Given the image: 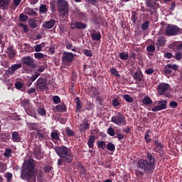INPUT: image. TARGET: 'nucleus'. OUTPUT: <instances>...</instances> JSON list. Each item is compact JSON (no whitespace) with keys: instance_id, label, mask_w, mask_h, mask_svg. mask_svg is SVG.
I'll use <instances>...</instances> for the list:
<instances>
[{"instance_id":"obj_1","label":"nucleus","mask_w":182,"mask_h":182,"mask_svg":"<svg viewBox=\"0 0 182 182\" xmlns=\"http://www.w3.org/2000/svg\"><path fill=\"white\" fill-rule=\"evenodd\" d=\"M54 150L55 154L60 157V159H58V166H63V163H67L68 164L73 163L74 155L72 149L63 145L61 146H55Z\"/></svg>"},{"instance_id":"obj_2","label":"nucleus","mask_w":182,"mask_h":182,"mask_svg":"<svg viewBox=\"0 0 182 182\" xmlns=\"http://www.w3.org/2000/svg\"><path fill=\"white\" fill-rule=\"evenodd\" d=\"M35 166L36 164L34 159H28L27 162H25L23 164L20 178L23 180H26L28 182H36V178H34Z\"/></svg>"},{"instance_id":"obj_3","label":"nucleus","mask_w":182,"mask_h":182,"mask_svg":"<svg viewBox=\"0 0 182 182\" xmlns=\"http://www.w3.org/2000/svg\"><path fill=\"white\" fill-rule=\"evenodd\" d=\"M137 169L148 175H152L156 169V165L149 163L147 159H141L137 162Z\"/></svg>"},{"instance_id":"obj_4","label":"nucleus","mask_w":182,"mask_h":182,"mask_svg":"<svg viewBox=\"0 0 182 182\" xmlns=\"http://www.w3.org/2000/svg\"><path fill=\"white\" fill-rule=\"evenodd\" d=\"M58 12L60 18L66 19L69 16V4L66 0H57Z\"/></svg>"},{"instance_id":"obj_5","label":"nucleus","mask_w":182,"mask_h":182,"mask_svg":"<svg viewBox=\"0 0 182 182\" xmlns=\"http://www.w3.org/2000/svg\"><path fill=\"white\" fill-rule=\"evenodd\" d=\"M170 89H171V87L168 83L161 82L158 85L156 90L159 96L170 97Z\"/></svg>"},{"instance_id":"obj_6","label":"nucleus","mask_w":182,"mask_h":182,"mask_svg":"<svg viewBox=\"0 0 182 182\" xmlns=\"http://www.w3.org/2000/svg\"><path fill=\"white\" fill-rule=\"evenodd\" d=\"M182 28L173 24H168L165 29L166 36H177V35H181Z\"/></svg>"},{"instance_id":"obj_7","label":"nucleus","mask_w":182,"mask_h":182,"mask_svg":"<svg viewBox=\"0 0 182 182\" xmlns=\"http://www.w3.org/2000/svg\"><path fill=\"white\" fill-rule=\"evenodd\" d=\"M48 80L44 77H39L38 80L35 82V86L36 87V90L40 92V90H46L48 89Z\"/></svg>"},{"instance_id":"obj_8","label":"nucleus","mask_w":182,"mask_h":182,"mask_svg":"<svg viewBox=\"0 0 182 182\" xmlns=\"http://www.w3.org/2000/svg\"><path fill=\"white\" fill-rule=\"evenodd\" d=\"M74 59L75 54H73V53L63 52L62 56V63L63 65H65V66H69L70 63H72Z\"/></svg>"},{"instance_id":"obj_9","label":"nucleus","mask_w":182,"mask_h":182,"mask_svg":"<svg viewBox=\"0 0 182 182\" xmlns=\"http://www.w3.org/2000/svg\"><path fill=\"white\" fill-rule=\"evenodd\" d=\"M23 63L30 69H36L38 65L35 63V60L31 56H26L22 58Z\"/></svg>"},{"instance_id":"obj_10","label":"nucleus","mask_w":182,"mask_h":182,"mask_svg":"<svg viewBox=\"0 0 182 182\" xmlns=\"http://www.w3.org/2000/svg\"><path fill=\"white\" fill-rule=\"evenodd\" d=\"M112 122L118 126H125L127 124V121L124 119V117L122 115H119L117 117H112Z\"/></svg>"},{"instance_id":"obj_11","label":"nucleus","mask_w":182,"mask_h":182,"mask_svg":"<svg viewBox=\"0 0 182 182\" xmlns=\"http://www.w3.org/2000/svg\"><path fill=\"white\" fill-rule=\"evenodd\" d=\"M21 68H22V64H14L7 69V70L6 71V75L7 76H11V75H14V73H15V72H16L18 69H21Z\"/></svg>"},{"instance_id":"obj_12","label":"nucleus","mask_w":182,"mask_h":182,"mask_svg":"<svg viewBox=\"0 0 182 182\" xmlns=\"http://www.w3.org/2000/svg\"><path fill=\"white\" fill-rule=\"evenodd\" d=\"M90 127V122L89 119H85L82 124L79 125V130L81 133H85L86 130H89Z\"/></svg>"},{"instance_id":"obj_13","label":"nucleus","mask_w":182,"mask_h":182,"mask_svg":"<svg viewBox=\"0 0 182 182\" xmlns=\"http://www.w3.org/2000/svg\"><path fill=\"white\" fill-rule=\"evenodd\" d=\"M178 70V65L177 64H167L164 69V72L166 75H170L173 72V70Z\"/></svg>"},{"instance_id":"obj_14","label":"nucleus","mask_w":182,"mask_h":182,"mask_svg":"<svg viewBox=\"0 0 182 182\" xmlns=\"http://www.w3.org/2000/svg\"><path fill=\"white\" fill-rule=\"evenodd\" d=\"M39 76H41V73L35 72L34 75L30 77L27 80V82L26 83V86L28 87H31V86H32V84L35 82V80H36L37 78L39 77Z\"/></svg>"},{"instance_id":"obj_15","label":"nucleus","mask_w":182,"mask_h":182,"mask_svg":"<svg viewBox=\"0 0 182 182\" xmlns=\"http://www.w3.org/2000/svg\"><path fill=\"white\" fill-rule=\"evenodd\" d=\"M55 23H56V21L51 19L48 21L43 22L42 28H43V29H52L53 26H55Z\"/></svg>"},{"instance_id":"obj_16","label":"nucleus","mask_w":182,"mask_h":182,"mask_svg":"<svg viewBox=\"0 0 182 182\" xmlns=\"http://www.w3.org/2000/svg\"><path fill=\"white\" fill-rule=\"evenodd\" d=\"M132 77L136 82H144V77L143 75V73L141 72H135L132 74Z\"/></svg>"},{"instance_id":"obj_17","label":"nucleus","mask_w":182,"mask_h":182,"mask_svg":"<svg viewBox=\"0 0 182 182\" xmlns=\"http://www.w3.org/2000/svg\"><path fill=\"white\" fill-rule=\"evenodd\" d=\"M86 28H87V25L80 21L73 23L72 26V29H86Z\"/></svg>"},{"instance_id":"obj_18","label":"nucleus","mask_w":182,"mask_h":182,"mask_svg":"<svg viewBox=\"0 0 182 182\" xmlns=\"http://www.w3.org/2000/svg\"><path fill=\"white\" fill-rule=\"evenodd\" d=\"M96 140V136L95 135H90L87 141V146L89 149L95 148V143Z\"/></svg>"},{"instance_id":"obj_19","label":"nucleus","mask_w":182,"mask_h":182,"mask_svg":"<svg viewBox=\"0 0 182 182\" xmlns=\"http://www.w3.org/2000/svg\"><path fill=\"white\" fill-rule=\"evenodd\" d=\"M11 139H13V141L16 143L21 142V137L17 131L11 132Z\"/></svg>"},{"instance_id":"obj_20","label":"nucleus","mask_w":182,"mask_h":182,"mask_svg":"<svg viewBox=\"0 0 182 182\" xmlns=\"http://www.w3.org/2000/svg\"><path fill=\"white\" fill-rule=\"evenodd\" d=\"M154 146H155L154 148V150L155 152L161 151L163 149L164 145L161 144V142H159V140L155 139L154 141Z\"/></svg>"},{"instance_id":"obj_21","label":"nucleus","mask_w":182,"mask_h":182,"mask_svg":"<svg viewBox=\"0 0 182 182\" xmlns=\"http://www.w3.org/2000/svg\"><path fill=\"white\" fill-rule=\"evenodd\" d=\"M33 154L35 155V159L38 160L41 159V147L39 145L35 146V148H33Z\"/></svg>"},{"instance_id":"obj_22","label":"nucleus","mask_w":182,"mask_h":182,"mask_svg":"<svg viewBox=\"0 0 182 182\" xmlns=\"http://www.w3.org/2000/svg\"><path fill=\"white\" fill-rule=\"evenodd\" d=\"M53 169V168L48 164H46L44 168H43V171L45 173H48V176L50 178L53 177V171H52V170Z\"/></svg>"},{"instance_id":"obj_23","label":"nucleus","mask_w":182,"mask_h":182,"mask_svg":"<svg viewBox=\"0 0 182 182\" xmlns=\"http://www.w3.org/2000/svg\"><path fill=\"white\" fill-rule=\"evenodd\" d=\"M146 161H148V163L156 165L155 157L152 156L151 152H146Z\"/></svg>"},{"instance_id":"obj_24","label":"nucleus","mask_w":182,"mask_h":182,"mask_svg":"<svg viewBox=\"0 0 182 182\" xmlns=\"http://www.w3.org/2000/svg\"><path fill=\"white\" fill-rule=\"evenodd\" d=\"M24 12L26 15H29V16H38V13L29 7L26 8Z\"/></svg>"},{"instance_id":"obj_25","label":"nucleus","mask_w":182,"mask_h":182,"mask_svg":"<svg viewBox=\"0 0 182 182\" xmlns=\"http://www.w3.org/2000/svg\"><path fill=\"white\" fill-rule=\"evenodd\" d=\"M151 133V129L146 130V134L144 135V140L146 144H150L152 140L151 135H150Z\"/></svg>"},{"instance_id":"obj_26","label":"nucleus","mask_w":182,"mask_h":182,"mask_svg":"<svg viewBox=\"0 0 182 182\" xmlns=\"http://www.w3.org/2000/svg\"><path fill=\"white\" fill-rule=\"evenodd\" d=\"M92 21L95 25H99L102 22V18L97 14H94L92 15Z\"/></svg>"},{"instance_id":"obj_27","label":"nucleus","mask_w":182,"mask_h":182,"mask_svg":"<svg viewBox=\"0 0 182 182\" xmlns=\"http://www.w3.org/2000/svg\"><path fill=\"white\" fill-rule=\"evenodd\" d=\"M156 45L157 46H164L166 45V38L164 36H159Z\"/></svg>"},{"instance_id":"obj_28","label":"nucleus","mask_w":182,"mask_h":182,"mask_svg":"<svg viewBox=\"0 0 182 182\" xmlns=\"http://www.w3.org/2000/svg\"><path fill=\"white\" fill-rule=\"evenodd\" d=\"M75 106L77 112H80V110H82V102L80 101V98L79 97L75 98Z\"/></svg>"},{"instance_id":"obj_29","label":"nucleus","mask_w":182,"mask_h":182,"mask_svg":"<svg viewBox=\"0 0 182 182\" xmlns=\"http://www.w3.org/2000/svg\"><path fill=\"white\" fill-rule=\"evenodd\" d=\"M0 6L1 9H8L9 6V0H1Z\"/></svg>"},{"instance_id":"obj_30","label":"nucleus","mask_w":182,"mask_h":182,"mask_svg":"<svg viewBox=\"0 0 182 182\" xmlns=\"http://www.w3.org/2000/svg\"><path fill=\"white\" fill-rule=\"evenodd\" d=\"M55 110V112H66V105L65 104L56 105Z\"/></svg>"},{"instance_id":"obj_31","label":"nucleus","mask_w":182,"mask_h":182,"mask_svg":"<svg viewBox=\"0 0 182 182\" xmlns=\"http://www.w3.org/2000/svg\"><path fill=\"white\" fill-rule=\"evenodd\" d=\"M158 105L161 110L167 109V100H161L160 101H158Z\"/></svg>"},{"instance_id":"obj_32","label":"nucleus","mask_w":182,"mask_h":182,"mask_svg":"<svg viewBox=\"0 0 182 182\" xmlns=\"http://www.w3.org/2000/svg\"><path fill=\"white\" fill-rule=\"evenodd\" d=\"M181 41H175L169 45V49L173 50H178V46H180Z\"/></svg>"},{"instance_id":"obj_33","label":"nucleus","mask_w":182,"mask_h":182,"mask_svg":"<svg viewBox=\"0 0 182 182\" xmlns=\"http://www.w3.org/2000/svg\"><path fill=\"white\" fill-rule=\"evenodd\" d=\"M50 137H52L53 141H55V140L60 141V136L58 134L57 131L52 132L50 133Z\"/></svg>"},{"instance_id":"obj_34","label":"nucleus","mask_w":182,"mask_h":182,"mask_svg":"<svg viewBox=\"0 0 182 182\" xmlns=\"http://www.w3.org/2000/svg\"><path fill=\"white\" fill-rule=\"evenodd\" d=\"M91 38L92 41H100L102 39V33L100 32H97V33L91 34Z\"/></svg>"},{"instance_id":"obj_35","label":"nucleus","mask_w":182,"mask_h":182,"mask_svg":"<svg viewBox=\"0 0 182 182\" xmlns=\"http://www.w3.org/2000/svg\"><path fill=\"white\" fill-rule=\"evenodd\" d=\"M119 58L122 60H127L129 59V53L122 51L119 53Z\"/></svg>"},{"instance_id":"obj_36","label":"nucleus","mask_w":182,"mask_h":182,"mask_svg":"<svg viewBox=\"0 0 182 182\" xmlns=\"http://www.w3.org/2000/svg\"><path fill=\"white\" fill-rule=\"evenodd\" d=\"M38 124H36V123H30V124H28V130H31V131H36L38 129Z\"/></svg>"},{"instance_id":"obj_37","label":"nucleus","mask_w":182,"mask_h":182,"mask_svg":"<svg viewBox=\"0 0 182 182\" xmlns=\"http://www.w3.org/2000/svg\"><path fill=\"white\" fill-rule=\"evenodd\" d=\"M28 24L32 29H36V28H38V23H36V21L35 19L29 20Z\"/></svg>"},{"instance_id":"obj_38","label":"nucleus","mask_w":182,"mask_h":182,"mask_svg":"<svg viewBox=\"0 0 182 182\" xmlns=\"http://www.w3.org/2000/svg\"><path fill=\"white\" fill-rule=\"evenodd\" d=\"M97 148H101L102 150H105L106 148V144L104 141H97Z\"/></svg>"},{"instance_id":"obj_39","label":"nucleus","mask_w":182,"mask_h":182,"mask_svg":"<svg viewBox=\"0 0 182 182\" xmlns=\"http://www.w3.org/2000/svg\"><path fill=\"white\" fill-rule=\"evenodd\" d=\"M106 148L109 151H114L116 149V146L112 142H109L108 144H107Z\"/></svg>"},{"instance_id":"obj_40","label":"nucleus","mask_w":182,"mask_h":182,"mask_svg":"<svg viewBox=\"0 0 182 182\" xmlns=\"http://www.w3.org/2000/svg\"><path fill=\"white\" fill-rule=\"evenodd\" d=\"M142 103L144 105H151V103H153V100H151V98H150V97H145L142 100Z\"/></svg>"},{"instance_id":"obj_41","label":"nucleus","mask_w":182,"mask_h":182,"mask_svg":"<svg viewBox=\"0 0 182 182\" xmlns=\"http://www.w3.org/2000/svg\"><path fill=\"white\" fill-rule=\"evenodd\" d=\"M149 26H150V21H146L144 23L141 24V30L147 31V29H149Z\"/></svg>"},{"instance_id":"obj_42","label":"nucleus","mask_w":182,"mask_h":182,"mask_svg":"<svg viewBox=\"0 0 182 182\" xmlns=\"http://www.w3.org/2000/svg\"><path fill=\"white\" fill-rule=\"evenodd\" d=\"M112 105L114 107H120V102L119 101V98H114L112 100Z\"/></svg>"},{"instance_id":"obj_43","label":"nucleus","mask_w":182,"mask_h":182,"mask_svg":"<svg viewBox=\"0 0 182 182\" xmlns=\"http://www.w3.org/2000/svg\"><path fill=\"white\" fill-rule=\"evenodd\" d=\"M146 5L148 8H154L156 3L154 2V0H146Z\"/></svg>"},{"instance_id":"obj_44","label":"nucleus","mask_w":182,"mask_h":182,"mask_svg":"<svg viewBox=\"0 0 182 182\" xmlns=\"http://www.w3.org/2000/svg\"><path fill=\"white\" fill-rule=\"evenodd\" d=\"M39 12L40 14H46V12H48V8H46V5L42 4L40 6Z\"/></svg>"},{"instance_id":"obj_45","label":"nucleus","mask_w":182,"mask_h":182,"mask_svg":"<svg viewBox=\"0 0 182 182\" xmlns=\"http://www.w3.org/2000/svg\"><path fill=\"white\" fill-rule=\"evenodd\" d=\"M12 154V150L10 149H7L5 150V152L3 154V155H4V156L6 159H9L11 157V155Z\"/></svg>"},{"instance_id":"obj_46","label":"nucleus","mask_w":182,"mask_h":182,"mask_svg":"<svg viewBox=\"0 0 182 182\" xmlns=\"http://www.w3.org/2000/svg\"><path fill=\"white\" fill-rule=\"evenodd\" d=\"M55 1H50V8L51 12H56V4H55Z\"/></svg>"},{"instance_id":"obj_47","label":"nucleus","mask_w":182,"mask_h":182,"mask_svg":"<svg viewBox=\"0 0 182 182\" xmlns=\"http://www.w3.org/2000/svg\"><path fill=\"white\" fill-rule=\"evenodd\" d=\"M124 99L128 103H132L133 102V97H132L129 94H126L124 95Z\"/></svg>"},{"instance_id":"obj_48","label":"nucleus","mask_w":182,"mask_h":182,"mask_svg":"<svg viewBox=\"0 0 182 182\" xmlns=\"http://www.w3.org/2000/svg\"><path fill=\"white\" fill-rule=\"evenodd\" d=\"M65 132L67 133V136L68 137H72L74 136V131L70 129L69 127L66 128Z\"/></svg>"},{"instance_id":"obj_49","label":"nucleus","mask_w":182,"mask_h":182,"mask_svg":"<svg viewBox=\"0 0 182 182\" xmlns=\"http://www.w3.org/2000/svg\"><path fill=\"white\" fill-rule=\"evenodd\" d=\"M19 18L21 22H26V20L29 19V17L26 15H24L23 14H21L19 15Z\"/></svg>"},{"instance_id":"obj_50","label":"nucleus","mask_w":182,"mask_h":182,"mask_svg":"<svg viewBox=\"0 0 182 182\" xmlns=\"http://www.w3.org/2000/svg\"><path fill=\"white\" fill-rule=\"evenodd\" d=\"M37 136L39 140L43 141L45 137L44 132H41V131H37Z\"/></svg>"},{"instance_id":"obj_51","label":"nucleus","mask_w":182,"mask_h":182,"mask_svg":"<svg viewBox=\"0 0 182 182\" xmlns=\"http://www.w3.org/2000/svg\"><path fill=\"white\" fill-rule=\"evenodd\" d=\"M91 92L92 93V96H99L100 95V92H99V90L96 89V87H92Z\"/></svg>"},{"instance_id":"obj_52","label":"nucleus","mask_w":182,"mask_h":182,"mask_svg":"<svg viewBox=\"0 0 182 182\" xmlns=\"http://www.w3.org/2000/svg\"><path fill=\"white\" fill-rule=\"evenodd\" d=\"M53 103H55V105H58V104L60 103V97L58 95H55L53 97Z\"/></svg>"},{"instance_id":"obj_53","label":"nucleus","mask_w":182,"mask_h":182,"mask_svg":"<svg viewBox=\"0 0 182 182\" xmlns=\"http://www.w3.org/2000/svg\"><path fill=\"white\" fill-rule=\"evenodd\" d=\"M34 57L36 59H43V58H45V55L42 53H34Z\"/></svg>"},{"instance_id":"obj_54","label":"nucleus","mask_w":182,"mask_h":182,"mask_svg":"<svg viewBox=\"0 0 182 182\" xmlns=\"http://www.w3.org/2000/svg\"><path fill=\"white\" fill-rule=\"evenodd\" d=\"M5 177L6 178V182H11L13 178V174L11 173H7L5 174Z\"/></svg>"},{"instance_id":"obj_55","label":"nucleus","mask_w":182,"mask_h":182,"mask_svg":"<svg viewBox=\"0 0 182 182\" xmlns=\"http://www.w3.org/2000/svg\"><path fill=\"white\" fill-rule=\"evenodd\" d=\"M135 173H136V177H139V178H142L144 175V172L139 169L137 171H135Z\"/></svg>"},{"instance_id":"obj_56","label":"nucleus","mask_w":182,"mask_h":182,"mask_svg":"<svg viewBox=\"0 0 182 182\" xmlns=\"http://www.w3.org/2000/svg\"><path fill=\"white\" fill-rule=\"evenodd\" d=\"M146 50L147 52H149V53H151L153 52H154V50H156V46H153V45H151L149 46H148L146 48Z\"/></svg>"},{"instance_id":"obj_57","label":"nucleus","mask_w":182,"mask_h":182,"mask_svg":"<svg viewBox=\"0 0 182 182\" xmlns=\"http://www.w3.org/2000/svg\"><path fill=\"white\" fill-rule=\"evenodd\" d=\"M37 112L38 114H46V110L43 107H38Z\"/></svg>"},{"instance_id":"obj_58","label":"nucleus","mask_w":182,"mask_h":182,"mask_svg":"<svg viewBox=\"0 0 182 182\" xmlns=\"http://www.w3.org/2000/svg\"><path fill=\"white\" fill-rule=\"evenodd\" d=\"M174 58L176 60H181L182 53L181 52L176 53Z\"/></svg>"},{"instance_id":"obj_59","label":"nucleus","mask_w":182,"mask_h":182,"mask_svg":"<svg viewBox=\"0 0 182 182\" xmlns=\"http://www.w3.org/2000/svg\"><path fill=\"white\" fill-rule=\"evenodd\" d=\"M21 103L23 107H26L28 106V105H29V100L24 99L21 101Z\"/></svg>"},{"instance_id":"obj_60","label":"nucleus","mask_w":182,"mask_h":182,"mask_svg":"<svg viewBox=\"0 0 182 182\" xmlns=\"http://www.w3.org/2000/svg\"><path fill=\"white\" fill-rule=\"evenodd\" d=\"M84 53L86 56H88V58H92V56H93V54L92 53V50L85 49L84 50Z\"/></svg>"},{"instance_id":"obj_61","label":"nucleus","mask_w":182,"mask_h":182,"mask_svg":"<svg viewBox=\"0 0 182 182\" xmlns=\"http://www.w3.org/2000/svg\"><path fill=\"white\" fill-rule=\"evenodd\" d=\"M169 106L170 107H171V109H175V107H177V106H178V104L176 101H172L169 103Z\"/></svg>"},{"instance_id":"obj_62","label":"nucleus","mask_w":182,"mask_h":182,"mask_svg":"<svg viewBox=\"0 0 182 182\" xmlns=\"http://www.w3.org/2000/svg\"><path fill=\"white\" fill-rule=\"evenodd\" d=\"M110 72L112 75H114V76H120V75L117 73V70H116V68H111Z\"/></svg>"},{"instance_id":"obj_63","label":"nucleus","mask_w":182,"mask_h":182,"mask_svg":"<svg viewBox=\"0 0 182 182\" xmlns=\"http://www.w3.org/2000/svg\"><path fill=\"white\" fill-rule=\"evenodd\" d=\"M108 134L110 136H114L115 135V132H114V129L112 127H109L108 129Z\"/></svg>"},{"instance_id":"obj_64","label":"nucleus","mask_w":182,"mask_h":182,"mask_svg":"<svg viewBox=\"0 0 182 182\" xmlns=\"http://www.w3.org/2000/svg\"><path fill=\"white\" fill-rule=\"evenodd\" d=\"M23 85L22 84V82H17L15 84V87L19 90L21 89H22Z\"/></svg>"}]
</instances>
